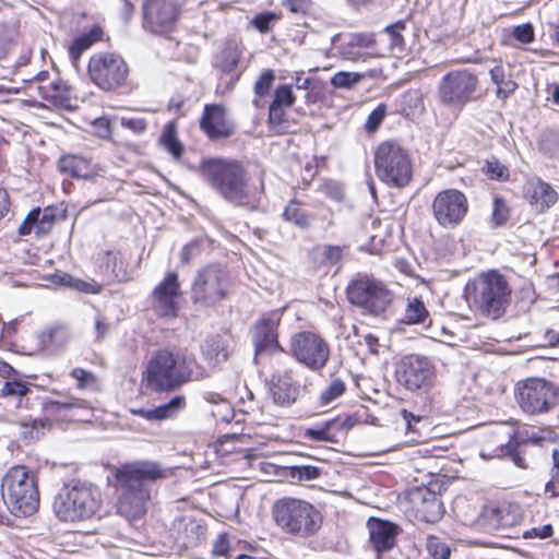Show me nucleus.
<instances>
[{
    "mask_svg": "<svg viewBox=\"0 0 559 559\" xmlns=\"http://www.w3.org/2000/svg\"><path fill=\"white\" fill-rule=\"evenodd\" d=\"M290 355L312 371L323 369L330 358V346L320 335L304 331L290 338Z\"/></svg>",
    "mask_w": 559,
    "mask_h": 559,
    "instance_id": "2eb2a0df",
    "label": "nucleus"
},
{
    "mask_svg": "<svg viewBox=\"0 0 559 559\" xmlns=\"http://www.w3.org/2000/svg\"><path fill=\"white\" fill-rule=\"evenodd\" d=\"M346 391V383L343 379L336 377L332 378L330 383L322 390L319 395L321 406L331 404L336 399L341 397Z\"/></svg>",
    "mask_w": 559,
    "mask_h": 559,
    "instance_id": "4c0bfd02",
    "label": "nucleus"
},
{
    "mask_svg": "<svg viewBox=\"0 0 559 559\" xmlns=\"http://www.w3.org/2000/svg\"><path fill=\"white\" fill-rule=\"evenodd\" d=\"M413 499L420 500L416 508L425 522L435 523L442 518L444 512L443 504L435 492L419 489L414 493Z\"/></svg>",
    "mask_w": 559,
    "mask_h": 559,
    "instance_id": "bb28decb",
    "label": "nucleus"
},
{
    "mask_svg": "<svg viewBox=\"0 0 559 559\" xmlns=\"http://www.w3.org/2000/svg\"><path fill=\"white\" fill-rule=\"evenodd\" d=\"M522 521L519 504L500 501L484 506L477 518L478 526L488 533H503L515 527Z\"/></svg>",
    "mask_w": 559,
    "mask_h": 559,
    "instance_id": "f3484780",
    "label": "nucleus"
},
{
    "mask_svg": "<svg viewBox=\"0 0 559 559\" xmlns=\"http://www.w3.org/2000/svg\"><path fill=\"white\" fill-rule=\"evenodd\" d=\"M230 352V342L219 335L206 338L202 345V356L212 368L227 361Z\"/></svg>",
    "mask_w": 559,
    "mask_h": 559,
    "instance_id": "cd10ccee",
    "label": "nucleus"
},
{
    "mask_svg": "<svg viewBox=\"0 0 559 559\" xmlns=\"http://www.w3.org/2000/svg\"><path fill=\"white\" fill-rule=\"evenodd\" d=\"M102 493L92 484L74 481L64 485L53 500V512L63 522L91 519L99 510Z\"/></svg>",
    "mask_w": 559,
    "mask_h": 559,
    "instance_id": "0eeeda50",
    "label": "nucleus"
},
{
    "mask_svg": "<svg viewBox=\"0 0 559 559\" xmlns=\"http://www.w3.org/2000/svg\"><path fill=\"white\" fill-rule=\"evenodd\" d=\"M200 126L212 140L228 138L234 133L233 123L226 118L225 107L217 104L205 105Z\"/></svg>",
    "mask_w": 559,
    "mask_h": 559,
    "instance_id": "5701e85b",
    "label": "nucleus"
},
{
    "mask_svg": "<svg viewBox=\"0 0 559 559\" xmlns=\"http://www.w3.org/2000/svg\"><path fill=\"white\" fill-rule=\"evenodd\" d=\"M201 251L200 243L198 241H192L183 247L181 251V262L189 263L197 254Z\"/></svg>",
    "mask_w": 559,
    "mask_h": 559,
    "instance_id": "680f3d73",
    "label": "nucleus"
},
{
    "mask_svg": "<svg viewBox=\"0 0 559 559\" xmlns=\"http://www.w3.org/2000/svg\"><path fill=\"white\" fill-rule=\"evenodd\" d=\"M524 194L530 205L539 213L554 206L559 199L558 192L540 178L528 180L524 188Z\"/></svg>",
    "mask_w": 559,
    "mask_h": 559,
    "instance_id": "b1692460",
    "label": "nucleus"
},
{
    "mask_svg": "<svg viewBox=\"0 0 559 559\" xmlns=\"http://www.w3.org/2000/svg\"><path fill=\"white\" fill-rule=\"evenodd\" d=\"M369 539L377 552L376 559H382V554L390 551L396 545L400 527L389 521L371 518L367 522Z\"/></svg>",
    "mask_w": 559,
    "mask_h": 559,
    "instance_id": "412c9836",
    "label": "nucleus"
},
{
    "mask_svg": "<svg viewBox=\"0 0 559 559\" xmlns=\"http://www.w3.org/2000/svg\"><path fill=\"white\" fill-rule=\"evenodd\" d=\"M403 322L406 324H421L425 326L430 324L431 320L429 312L420 299L413 298L408 300Z\"/></svg>",
    "mask_w": 559,
    "mask_h": 559,
    "instance_id": "473e14b6",
    "label": "nucleus"
},
{
    "mask_svg": "<svg viewBox=\"0 0 559 559\" xmlns=\"http://www.w3.org/2000/svg\"><path fill=\"white\" fill-rule=\"evenodd\" d=\"M481 170L490 180L504 182L510 178L508 166L493 156L486 159Z\"/></svg>",
    "mask_w": 559,
    "mask_h": 559,
    "instance_id": "58836bf2",
    "label": "nucleus"
},
{
    "mask_svg": "<svg viewBox=\"0 0 559 559\" xmlns=\"http://www.w3.org/2000/svg\"><path fill=\"white\" fill-rule=\"evenodd\" d=\"M169 476V469L155 461H134L117 468L115 478L119 498L118 513L128 521L142 518L147 511L151 500L150 483Z\"/></svg>",
    "mask_w": 559,
    "mask_h": 559,
    "instance_id": "f257e3e1",
    "label": "nucleus"
},
{
    "mask_svg": "<svg viewBox=\"0 0 559 559\" xmlns=\"http://www.w3.org/2000/svg\"><path fill=\"white\" fill-rule=\"evenodd\" d=\"M71 377L78 381L79 389L94 388L97 384L96 376L83 368H74L71 371Z\"/></svg>",
    "mask_w": 559,
    "mask_h": 559,
    "instance_id": "c03bdc74",
    "label": "nucleus"
},
{
    "mask_svg": "<svg viewBox=\"0 0 559 559\" xmlns=\"http://www.w3.org/2000/svg\"><path fill=\"white\" fill-rule=\"evenodd\" d=\"M1 497L13 515L26 518L34 514L39 506L36 475L25 465L10 467L1 479Z\"/></svg>",
    "mask_w": 559,
    "mask_h": 559,
    "instance_id": "39448f33",
    "label": "nucleus"
},
{
    "mask_svg": "<svg viewBox=\"0 0 559 559\" xmlns=\"http://www.w3.org/2000/svg\"><path fill=\"white\" fill-rule=\"evenodd\" d=\"M480 456L485 460L493 457V455H487L485 452H480ZM495 456H510L512 462L520 468H526L525 460L521 456L518 451V443L510 440L507 444L501 445L497 449Z\"/></svg>",
    "mask_w": 559,
    "mask_h": 559,
    "instance_id": "ea45409f",
    "label": "nucleus"
},
{
    "mask_svg": "<svg viewBox=\"0 0 559 559\" xmlns=\"http://www.w3.org/2000/svg\"><path fill=\"white\" fill-rule=\"evenodd\" d=\"M159 143L176 159H179L183 153V146L177 138L176 127L174 123H167L164 127Z\"/></svg>",
    "mask_w": 559,
    "mask_h": 559,
    "instance_id": "f704fd0d",
    "label": "nucleus"
},
{
    "mask_svg": "<svg viewBox=\"0 0 559 559\" xmlns=\"http://www.w3.org/2000/svg\"><path fill=\"white\" fill-rule=\"evenodd\" d=\"M283 217L286 222L293 223L299 228H307L310 225V219L307 213L300 207L298 201H290L283 212Z\"/></svg>",
    "mask_w": 559,
    "mask_h": 559,
    "instance_id": "e433bc0d",
    "label": "nucleus"
},
{
    "mask_svg": "<svg viewBox=\"0 0 559 559\" xmlns=\"http://www.w3.org/2000/svg\"><path fill=\"white\" fill-rule=\"evenodd\" d=\"M427 551L433 559H449L451 550L450 547L436 536L427 538Z\"/></svg>",
    "mask_w": 559,
    "mask_h": 559,
    "instance_id": "79ce46f5",
    "label": "nucleus"
},
{
    "mask_svg": "<svg viewBox=\"0 0 559 559\" xmlns=\"http://www.w3.org/2000/svg\"><path fill=\"white\" fill-rule=\"evenodd\" d=\"M227 287L226 271L217 264H210L197 273L191 287V298L195 304L213 306L225 298Z\"/></svg>",
    "mask_w": 559,
    "mask_h": 559,
    "instance_id": "ddd939ff",
    "label": "nucleus"
},
{
    "mask_svg": "<svg viewBox=\"0 0 559 559\" xmlns=\"http://www.w3.org/2000/svg\"><path fill=\"white\" fill-rule=\"evenodd\" d=\"M87 403L84 400L68 397L63 401H55L51 403V408L56 411H70L73 408H87Z\"/></svg>",
    "mask_w": 559,
    "mask_h": 559,
    "instance_id": "603ef678",
    "label": "nucleus"
},
{
    "mask_svg": "<svg viewBox=\"0 0 559 559\" xmlns=\"http://www.w3.org/2000/svg\"><path fill=\"white\" fill-rule=\"evenodd\" d=\"M551 431L548 429H540L538 431L526 432L523 441L530 442L533 444H540L542 442L549 440L551 438Z\"/></svg>",
    "mask_w": 559,
    "mask_h": 559,
    "instance_id": "bf43d9fd",
    "label": "nucleus"
},
{
    "mask_svg": "<svg viewBox=\"0 0 559 559\" xmlns=\"http://www.w3.org/2000/svg\"><path fill=\"white\" fill-rule=\"evenodd\" d=\"M285 3L294 13H304L309 7V0H285Z\"/></svg>",
    "mask_w": 559,
    "mask_h": 559,
    "instance_id": "338daca9",
    "label": "nucleus"
},
{
    "mask_svg": "<svg viewBox=\"0 0 559 559\" xmlns=\"http://www.w3.org/2000/svg\"><path fill=\"white\" fill-rule=\"evenodd\" d=\"M240 57L238 45L228 43L216 57L215 66L224 73H230L237 68Z\"/></svg>",
    "mask_w": 559,
    "mask_h": 559,
    "instance_id": "72a5a7b5",
    "label": "nucleus"
},
{
    "mask_svg": "<svg viewBox=\"0 0 559 559\" xmlns=\"http://www.w3.org/2000/svg\"><path fill=\"white\" fill-rule=\"evenodd\" d=\"M282 319V310H273L261 316L254 325L253 344L255 355L283 352L277 341V326Z\"/></svg>",
    "mask_w": 559,
    "mask_h": 559,
    "instance_id": "aec40b11",
    "label": "nucleus"
},
{
    "mask_svg": "<svg viewBox=\"0 0 559 559\" xmlns=\"http://www.w3.org/2000/svg\"><path fill=\"white\" fill-rule=\"evenodd\" d=\"M348 301L364 312L380 316L391 306L394 294L388 286L368 275H359L347 286Z\"/></svg>",
    "mask_w": 559,
    "mask_h": 559,
    "instance_id": "9b49d317",
    "label": "nucleus"
},
{
    "mask_svg": "<svg viewBox=\"0 0 559 559\" xmlns=\"http://www.w3.org/2000/svg\"><path fill=\"white\" fill-rule=\"evenodd\" d=\"M229 550V543L224 535L218 536L213 545V554L215 556H225Z\"/></svg>",
    "mask_w": 559,
    "mask_h": 559,
    "instance_id": "69168bd1",
    "label": "nucleus"
},
{
    "mask_svg": "<svg viewBox=\"0 0 559 559\" xmlns=\"http://www.w3.org/2000/svg\"><path fill=\"white\" fill-rule=\"evenodd\" d=\"M491 82L497 86L496 96L498 99L509 98L518 88V83L511 78H507L506 69L501 62H496L489 69Z\"/></svg>",
    "mask_w": 559,
    "mask_h": 559,
    "instance_id": "7c9ffc66",
    "label": "nucleus"
},
{
    "mask_svg": "<svg viewBox=\"0 0 559 559\" xmlns=\"http://www.w3.org/2000/svg\"><path fill=\"white\" fill-rule=\"evenodd\" d=\"M109 328V321L104 316L97 314L94 322L95 340L102 341L108 334Z\"/></svg>",
    "mask_w": 559,
    "mask_h": 559,
    "instance_id": "13d9d810",
    "label": "nucleus"
},
{
    "mask_svg": "<svg viewBox=\"0 0 559 559\" xmlns=\"http://www.w3.org/2000/svg\"><path fill=\"white\" fill-rule=\"evenodd\" d=\"M350 427L348 419L338 421L336 419L329 420L316 428H308L305 437L312 441H326L331 443L337 442L336 432Z\"/></svg>",
    "mask_w": 559,
    "mask_h": 559,
    "instance_id": "c85d7f7f",
    "label": "nucleus"
},
{
    "mask_svg": "<svg viewBox=\"0 0 559 559\" xmlns=\"http://www.w3.org/2000/svg\"><path fill=\"white\" fill-rule=\"evenodd\" d=\"M181 12L178 0H143V27L155 34L170 31Z\"/></svg>",
    "mask_w": 559,
    "mask_h": 559,
    "instance_id": "a211bd4d",
    "label": "nucleus"
},
{
    "mask_svg": "<svg viewBox=\"0 0 559 559\" xmlns=\"http://www.w3.org/2000/svg\"><path fill=\"white\" fill-rule=\"evenodd\" d=\"M205 376L194 356L187 350L158 349L146 365L143 381L155 392H170Z\"/></svg>",
    "mask_w": 559,
    "mask_h": 559,
    "instance_id": "f03ea898",
    "label": "nucleus"
},
{
    "mask_svg": "<svg viewBox=\"0 0 559 559\" xmlns=\"http://www.w3.org/2000/svg\"><path fill=\"white\" fill-rule=\"evenodd\" d=\"M274 81L275 74L271 69H265L261 72L254 83V94L257 98L253 100V103L257 107L260 106L259 100L269 94Z\"/></svg>",
    "mask_w": 559,
    "mask_h": 559,
    "instance_id": "a19ab883",
    "label": "nucleus"
},
{
    "mask_svg": "<svg viewBox=\"0 0 559 559\" xmlns=\"http://www.w3.org/2000/svg\"><path fill=\"white\" fill-rule=\"evenodd\" d=\"M492 222L495 225H503L509 218V207L502 198L496 197L492 205Z\"/></svg>",
    "mask_w": 559,
    "mask_h": 559,
    "instance_id": "de8ad7c7",
    "label": "nucleus"
},
{
    "mask_svg": "<svg viewBox=\"0 0 559 559\" xmlns=\"http://www.w3.org/2000/svg\"><path fill=\"white\" fill-rule=\"evenodd\" d=\"M27 383L23 381H5L2 394L5 396H24L28 392Z\"/></svg>",
    "mask_w": 559,
    "mask_h": 559,
    "instance_id": "8fccbe9b",
    "label": "nucleus"
},
{
    "mask_svg": "<svg viewBox=\"0 0 559 559\" xmlns=\"http://www.w3.org/2000/svg\"><path fill=\"white\" fill-rule=\"evenodd\" d=\"M343 257V249L340 246L326 245L323 247L322 258L326 264L335 265Z\"/></svg>",
    "mask_w": 559,
    "mask_h": 559,
    "instance_id": "5fc2aeb1",
    "label": "nucleus"
},
{
    "mask_svg": "<svg viewBox=\"0 0 559 559\" xmlns=\"http://www.w3.org/2000/svg\"><path fill=\"white\" fill-rule=\"evenodd\" d=\"M10 209V199L5 189L0 187V221L7 215Z\"/></svg>",
    "mask_w": 559,
    "mask_h": 559,
    "instance_id": "774afa93",
    "label": "nucleus"
},
{
    "mask_svg": "<svg viewBox=\"0 0 559 559\" xmlns=\"http://www.w3.org/2000/svg\"><path fill=\"white\" fill-rule=\"evenodd\" d=\"M479 80L471 70H452L444 74L437 90L439 102L449 108L462 110L479 98Z\"/></svg>",
    "mask_w": 559,
    "mask_h": 559,
    "instance_id": "9d476101",
    "label": "nucleus"
},
{
    "mask_svg": "<svg viewBox=\"0 0 559 559\" xmlns=\"http://www.w3.org/2000/svg\"><path fill=\"white\" fill-rule=\"evenodd\" d=\"M92 82L103 91H114L122 86L129 75L126 60L115 52L94 53L87 67Z\"/></svg>",
    "mask_w": 559,
    "mask_h": 559,
    "instance_id": "f8f14e48",
    "label": "nucleus"
},
{
    "mask_svg": "<svg viewBox=\"0 0 559 559\" xmlns=\"http://www.w3.org/2000/svg\"><path fill=\"white\" fill-rule=\"evenodd\" d=\"M103 29L99 26H93L87 33H83L74 40L69 47V56L73 63H76L86 49H88L93 44L97 43L102 39Z\"/></svg>",
    "mask_w": 559,
    "mask_h": 559,
    "instance_id": "2f4dec72",
    "label": "nucleus"
},
{
    "mask_svg": "<svg viewBox=\"0 0 559 559\" xmlns=\"http://www.w3.org/2000/svg\"><path fill=\"white\" fill-rule=\"evenodd\" d=\"M23 426L24 427L31 426V430L28 432V436H27V432H24V433H25V438H28L29 440H34V439H38L39 438L40 430L44 428V423L41 420L33 419V420H29L27 423H23Z\"/></svg>",
    "mask_w": 559,
    "mask_h": 559,
    "instance_id": "0e129e2a",
    "label": "nucleus"
},
{
    "mask_svg": "<svg viewBox=\"0 0 559 559\" xmlns=\"http://www.w3.org/2000/svg\"><path fill=\"white\" fill-rule=\"evenodd\" d=\"M321 469L312 465H298L290 468V476L299 481H310L319 478Z\"/></svg>",
    "mask_w": 559,
    "mask_h": 559,
    "instance_id": "37998d69",
    "label": "nucleus"
},
{
    "mask_svg": "<svg viewBox=\"0 0 559 559\" xmlns=\"http://www.w3.org/2000/svg\"><path fill=\"white\" fill-rule=\"evenodd\" d=\"M406 28V24L404 21H397L394 24H391L386 26L383 32L382 36L385 37V40L389 44L390 50L395 52H402L404 49V37L403 32Z\"/></svg>",
    "mask_w": 559,
    "mask_h": 559,
    "instance_id": "c9c22d12",
    "label": "nucleus"
},
{
    "mask_svg": "<svg viewBox=\"0 0 559 559\" xmlns=\"http://www.w3.org/2000/svg\"><path fill=\"white\" fill-rule=\"evenodd\" d=\"M385 117V107L379 106L368 116L366 129L371 132L374 131Z\"/></svg>",
    "mask_w": 559,
    "mask_h": 559,
    "instance_id": "4d7b16f0",
    "label": "nucleus"
},
{
    "mask_svg": "<svg viewBox=\"0 0 559 559\" xmlns=\"http://www.w3.org/2000/svg\"><path fill=\"white\" fill-rule=\"evenodd\" d=\"M552 535V526L550 524H545L540 527H533L530 531L524 533L525 538H547Z\"/></svg>",
    "mask_w": 559,
    "mask_h": 559,
    "instance_id": "e2e57ef3",
    "label": "nucleus"
},
{
    "mask_svg": "<svg viewBox=\"0 0 559 559\" xmlns=\"http://www.w3.org/2000/svg\"><path fill=\"white\" fill-rule=\"evenodd\" d=\"M200 173L226 201L235 205L248 203L249 178L239 162L222 158L206 159L202 162Z\"/></svg>",
    "mask_w": 559,
    "mask_h": 559,
    "instance_id": "20e7f679",
    "label": "nucleus"
},
{
    "mask_svg": "<svg viewBox=\"0 0 559 559\" xmlns=\"http://www.w3.org/2000/svg\"><path fill=\"white\" fill-rule=\"evenodd\" d=\"M270 394L276 405L288 407L299 396V384L292 369L274 372L270 381Z\"/></svg>",
    "mask_w": 559,
    "mask_h": 559,
    "instance_id": "4be33fe9",
    "label": "nucleus"
},
{
    "mask_svg": "<svg viewBox=\"0 0 559 559\" xmlns=\"http://www.w3.org/2000/svg\"><path fill=\"white\" fill-rule=\"evenodd\" d=\"M58 168L62 174L82 179H94L102 173L97 164L79 155L62 156L58 162Z\"/></svg>",
    "mask_w": 559,
    "mask_h": 559,
    "instance_id": "a878e982",
    "label": "nucleus"
},
{
    "mask_svg": "<svg viewBox=\"0 0 559 559\" xmlns=\"http://www.w3.org/2000/svg\"><path fill=\"white\" fill-rule=\"evenodd\" d=\"M61 280H62L63 285L74 287L75 289L83 292V293L97 294L100 292V286L95 282L88 283V282L73 278L69 275L63 276Z\"/></svg>",
    "mask_w": 559,
    "mask_h": 559,
    "instance_id": "49530a36",
    "label": "nucleus"
},
{
    "mask_svg": "<svg viewBox=\"0 0 559 559\" xmlns=\"http://www.w3.org/2000/svg\"><path fill=\"white\" fill-rule=\"evenodd\" d=\"M272 515L285 534L300 538L313 536L322 525L321 512L312 503L293 497L276 500Z\"/></svg>",
    "mask_w": 559,
    "mask_h": 559,
    "instance_id": "423d86ee",
    "label": "nucleus"
},
{
    "mask_svg": "<svg viewBox=\"0 0 559 559\" xmlns=\"http://www.w3.org/2000/svg\"><path fill=\"white\" fill-rule=\"evenodd\" d=\"M285 118V111L284 107L276 105L274 103H271L269 108V121L273 126H280Z\"/></svg>",
    "mask_w": 559,
    "mask_h": 559,
    "instance_id": "052dcab7",
    "label": "nucleus"
},
{
    "mask_svg": "<svg viewBox=\"0 0 559 559\" xmlns=\"http://www.w3.org/2000/svg\"><path fill=\"white\" fill-rule=\"evenodd\" d=\"M277 19V16L274 13L267 12L258 14L253 20L252 24L258 28L260 32L264 33L267 32L271 27V24Z\"/></svg>",
    "mask_w": 559,
    "mask_h": 559,
    "instance_id": "6e6d98bb",
    "label": "nucleus"
},
{
    "mask_svg": "<svg viewBox=\"0 0 559 559\" xmlns=\"http://www.w3.org/2000/svg\"><path fill=\"white\" fill-rule=\"evenodd\" d=\"M186 406V397L177 395L173 397L168 403L159 405L152 409H138L134 414H138L148 420H163L174 417Z\"/></svg>",
    "mask_w": 559,
    "mask_h": 559,
    "instance_id": "c756f323",
    "label": "nucleus"
},
{
    "mask_svg": "<svg viewBox=\"0 0 559 559\" xmlns=\"http://www.w3.org/2000/svg\"><path fill=\"white\" fill-rule=\"evenodd\" d=\"M396 378L409 391H428L435 383L436 369L429 358L407 355L397 365Z\"/></svg>",
    "mask_w": 559,
    "mask_h": 559,
    "instance_id": "dca6fc26",
    "label": "nucleus"
},
{
    "mask_svg": "<svg viewBox=\"0 0 559 559\" xmlns=\"http://www.w3.org/2000/svg\"><path fill=\"white\" fill-rule=\"evenodd\" d=\"M512 34L521 44H530L534 40V28L530 23L516 25Z\"/></svg>",
    "mask_w": 559,
    "mask_h": 559,
    "instance_id": "3c124183",
    "label": "nucleus"
},
{
    "mask_svg": "<svg viewBox=\"0 0 559 559\" xmlns=\"http://www.w3.org/2000/svg\"><path fill=\"white\" fill-rule=\"evenodd\" d=\"M294 102L295 95L289 85L283 84L276 87L272 103L283 107H289L294 104Z\"/></svg>",
    "mask_w": 559,
    "mask_h": 559,
    "instance_id": "09e8293b",
    "label": "nucleus"
},
{
    "mask_svg": "<svg viewBox=\"0 0 559 559\" xmlns=\"http://www.w3.org/2000/svg\"><path fill=\"white\" fill-rule=\"evenodd\" d=\"M361 75L353 72H337L331 79V84L338 88H348L358 83Z\"/></svg>",
    "mask_w": 559,
    "mask_h": 559,
    "instance_id": "a18cd8bd",
    "label": "nucleus"
},
{
    "mask_svg": "<svg viewBox=\"0 0 559 559\" xmlns=\"http://www.w3.org/2000/svg\"><path fill=\"white\" fill-rule=\"evenodd\" d=\"M512 289L506 276L497 270L481 272L465 288L467 301L490 319H499L511 301Z\"/></svg>",
    "mask_w": 559,
    "mask_h": 559,
    "instance_id": "7ed1b4c3",
    "label": "nucleus"
},
{
    "mask_svg": "<svg viewBox=\"0 0 559 559\" xmlns=\"http://www.w3.org/2000/svg\"><path fill=\"white\" fill-rule=\"evenodd\" d=\"M180 283L176 272H169L152 292V309L159 318L174 319L178 316Z\"/></svg>",
    "mask_w": 559,
    "mask_h": 559,
    "instance_id": "6ab92c4d",
    "label": "nucleus"
},
{
    "mask_svg": "<svg viewBox=\"0 0 559 559\" xmlns=\"http://www.w3.org/2000/svg\"><path fill=\"white\" fill-rule=\"evenodd\" d=\"M71 338V331L64 324L49 325L36 335L39 350L50 354L63 349Z\"/></svg>",
    "mask_w": 559,
    "mask_h": 559,
    "instance_id": "393cba45",
    "label": "nucleus"
},
{
    "mask_svg": "<svg viewBox=\"0 0 559 559\" xmlns=\"http://www.w3.org/2000/svg\"><path fill=\"white\" fill-rule=\"evenodd\" d=\"M469 204L466 195L457 189H444L438 192L431 204L432 216L444 229L460 226L467 213Z\"/></svg>",
    "mask_w": 559,
    "mask_h": 559,
    "instance_id": "4468645a",
    "label": "nucleus"
},
{
    "mask_svg": "<svg viewBox=\"0 0 559 559\" xmlns=\"http://www.w3.org/2000/svg\"><path fill=\"white\" fill-rule=\"evenodd\" d=\"M514 400L520 409L531 416L551 412L558 404V386L539 377L520 380L514 385Z\"/></svg>",
    "mask_w": 559,
    "mask_h": 559,
    "instance_id": "1a4fd4ad",
    "label": "nucleus"
},
{
    "mask_svg": "<svg viewBox=\"0 0 559 559\" xmlns=\"http://www.w3.org/2000/svg\"><path fill=\"white\" fill-rule=\"evenodd\" d=\"M52 94L50 97L56 102L62 104L69 98L70 88L68 84L62 80H57L51 83Z\"/></svg>",
    "mask_w": 559,
    "mask_h": 559,
    "instance_id": "864d4df0",
    "label": "nucleus"
},
{
    "mask_svg": "<svg viewBox=\"0 0 559 559\" xmlns=\"http://www.w3.org/2000/svg\"><path fill=\"white\" fill-rule=\"evenodd\" d=\"M376 175L390 188L402 189L413 178V162L406 148L396 142L381 143L374 152Z\"/></svg>",
    "mask_w": 559,
    "mask_h": 559,
    "instance_id": "6e6552de",
    "label": "nucleus"
}]
</instances>
